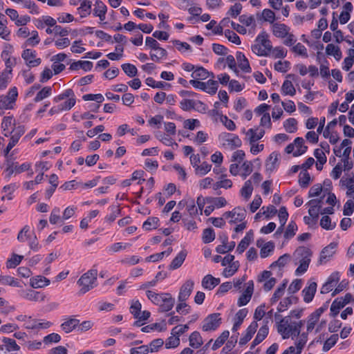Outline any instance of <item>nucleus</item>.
<instances>
[{"instance_id":"f257e3e1","label":"nucleus","mask_w":354,"mask_h":354,"mask_svg":"<svg viewBox=\"0 0 354 354\" xmlns=\"http://www.w3.org/2000/svg\"><path fill=\"white\" fill-rule=\"evenodd\" d=\"M294 255L297 256L299 259V265L295 270V274L299 276L305 273L310 263V258L313 255L311 250L306 247H299L295 252Z\"/></svg>"},{"instance_id":"f03ea898","label":"nucleus","mask_w":354,"mask_h":354,"mask_svg":"<svg viewBox=\"0 0 354 354\" xmlns=\"http://www.w3.org/2000/svg\"><path fill=\"white\" fill-rule=\"evenodd\" d=\"M97 276V270L93 268L92 269L83 274L77 281V284L81 286L80 292L85 294L95 286H96V281Z\"/></svg>"},{"instance_id":"7ed1b4c3","label":"nucleus","mask_w":354,"mask_h":354,"mask_svg":"<svg viewBox=\"0 0 354 354\" xmlns=\"http://www.w3.org/2000/svg\"><path fill=\"white\" fill-rule=\"evenodd\" d=\"M18 97V90L16 86L10 88L6 95H0V115L4 113V110L13 109Z\"/></svg>"},{"instance_id":"20e7f679","label":"nucleus","mask_w":354,"mask_h":354,"mask_svg":"<svg viewBox=\"0 0 354 354\" xmlns=\"http://www.w3.org/2000/svg\"><path fill=\"white\" fill-rule=\"evenodd\" d=\"M218 140L224 147H227L231 150L240 147L242 145V141L239 137L233 133L223 132L218 136Z\"/></svg>"},{"instance_id":"39448f33","label":"nucleus","mask_w":354,"mask_h":354,"mask_svg":"<svg viewBox=\"0 0 354 354\" xmlns=\"http://www.w3.org/2000/svg\"><path fill=\"white\" fill-rule=\"evenodd\" d=\"M221 324L220 313H212L209 315L203 322L202 329L203 331L216 330Z\"/></svg>"},{"instance_id":"423d86ee","label":"nucleus","mask_w":354,"mask_h":354,"mask_svg":"<svg viewBox=\"0 0 354 354\" xmlns=\"http://www.w3.org/2000/svg\"><path fill=\"white\" fill-rule=\"evenodd\" d=\"M21 57L24 59L26 65L30 67H35L39 66L41 59L36 58V51L31 49H26L22 52Z\"/></svg>"},{"instance_id":"0eeeda50","label":"nucleus","mask_w":354,"mask_h":354,"mask_svg":"<svg viewBox=\"0 0 354 354\" xmlns=\"http://www.w3.org/2000/svg\"><path fill=\"white\" fill-rule=\"evenodd\" d=\"M194 282L192 279L187 280L180 287L178 296V301H186L194 289Z\"/></svg>"},{"instance_id":"6e6552de","label":"nucleus","mask_w":354,"mask_h":354,"mask_svg":"<svg viewBox=\"0 0 354 354\" xmlns=\"http://www.w3.org/2000/svg\"><path fill=\"white\" fill-rule=\"evenodd\" d=\"M340 279V274L339 272H333L327 279L325 283L322 286L320 292L321 294H326L330 292L333 288L337 285Z\"/></svg>"},{"instance_id":"1a4fd4ad","label":"nucleus","mask_w":354,"mask_h":354,"mask_svg":"<svg viewBox=\"0 0 354 354\" xmlns=\"http://www.w3.org/2000/svg\"><path fill=\"white\" fill-rule=\"evenodd\" d=\"M254 290V283L252 281H249L247 283V288L244 292L239 297L237 304L239 306H245L252 297Z\"/></svg>"},{"instance_id":"9d476101","label":"nucleus","mask_w":354,"mask_h":354,"mask_svg":"<svg viewBox=\"0 0 354 354\" xmlns=\"http://www.w3.org/2000/svg\"><path fill=\"white\" fill-rule=\"evenodd\" d=\"M336 246V243H331L322 250L318 261L319 265L326 263L333 257L335 252Z\"/></svg>"},{"instance_id":"9b49d317","label":"nucleus","mask_w":354,"mask_h":354,"mask_svg":"<svg viewBox=\"0 0 354 354\" xmlns=\"http://www.w3.org/2000/svg\"><path fill=\"white\" fill-rule=\"evenodd\" d=\"M162 301H160L159 311L161 313L169 312L174 306L175 299L170 293L165 292L163 295Z\"/></svg>"},{"instance_id":"f8f14e48","label":"nucleus","mask_w":354,"mask_h":354,"mask_svg":"<svg viewBox=\"0 0 354 354\" xmlns=\"http://www.w3.org/2000/svg\"><path fill=\"white\" fill-rule=\"evenodd\" d=\"M290 322V316L285 317L277 322V331L279 334L281 335L282 338L284 339L289 338L288 330H289L291 326Z\"/></svg>"},{"instance_id":"ddd939ff","label":"nucleus","mask_w":354,"mask_h":354,"mask_svg":"<svg viewBox=\"0 0 354 354\" xmlns=\"http://www.w3.org/2000/svg\"><path fill=\"white\" fill-rule=\"evenodd\" d=\"M257 328V322L253 321L247 328L245 334L239 339V344L241 346L246 344L251 339L253 335L256 333Z\"/></svg>"},{"instance_id":"4468645a","label":"nucleus","mask_w":354,"mask_h":354,"mask_svg":"<svg viewBox=\"0 0 354 354\" xmlns=\"http://www.w3.org/2000/svg\"><path fill=\"white\" fill-rule=\"evenodd\" d=\"M290 31V28L280 23H275L272 25V33L278 38H285Z\"/></svg>"},{"instance_id":"2eb2a0df","label":"nucleus","mask_w":354,"mask_h":354,"mask_svg":"<svg viewBox=\"0 0 354 354\" xmlns=\"http://www.w3.org/2000/svg\"><path fill=\"white\" fill-rule=\"evenodd\" d=\"M317 283L313 281L310 283L309 285L305 287L302 290L304 301L306 303H309L313 300L317 290Z\"/></svg>"},{"instance_id":"dca6fc26","label":"nucleus","mask_w":354,"mask_h":354,"mask_svg":"<svg viewBox=\"0 0 354 354\" xmlns=\"http://www.w3.org/2000/svg\"><path fill=\"white\" fill-rule=\"evenodd\" d=\"M254 239V233L252 230H249L245 236L243 237V239H241L240 243H239L236 252L239 254H242L245 250L249 246L250 243L253 241Z\"/></svg>"},{"instance_id":"f3484780","label":"nucleus","mask_w":354,"mask_h":354,"mask_svg":"<svg viewBox=\"0 0 354 354\" xmlns=\"http://www.w3.org/2000/svg\"><path fill=\"white\" fill-rule=\"evenodd\" d=\"M220 281L219 278L214 277L212 274H207L203 278L201 285L203 288L211 290L218 286Z\"/></svg>"},{"instance_id":"a211bd4d","label":"nucleus","mask_w":354,"mask_h":354,"mask_svg":"<svg viewBox=\"0 0 354 354\" xmlns=\"http://www.w3.org/2000/svg\"><path fill=\"white\" fill-rule=\"evenodd\" d=\"M256 41L270 55L272 50L271 41L268 39V35L265 32H261L256 38Z\"/></svg>"},{"instance_id":"6ab92c4d","label":"nucleus","mask_w":354,"mask_h":354,"mask_svg":"<svg viewBox=\"0 0 354 354\" xmlns=\"http://www.w3.org/2000/svg\"><path fill=\"white\" fill-rule=\"evenodd\" d=\"M236 58L239 64V67L241 71L245 73H250L252 71L249 62L243 53L238 51L236 53Z\"/></svg>"},{"instance_id":"aec40b11","label":"nucleus","mask_w":354,"mask_h":354,"mask_svg":"<svg viewBox=\"0 0 354 354\" xmlns=\"http://www.w3.org/2000/svg\"><path fill=\"white\" fill-rule=\"evenodd\" d=\"M30 286L34 288H41L50 284V280L41 275H37L30 280Z\"/></svg>"},{"instance_id":"412c9836","label":"nucleus","mask_w":354,"mask_h":354,"mask_svg":"<svg viewBox=\"0 0 354 354\" xmlns=\"http://www.w3.org/2000/svg\"><path fill=\"white\" fill-rule=\"evenodd\" d=\"M248 311L246 308L240 309L235 315L234 323L232 326V331L235 332L239 330L242 324L245 317L247 316Z\"/></svg>"},{"instance_id":"4be33fe9","label":"nucleus","mask_w":354,"mask_h":354,"mask_svg":"<svg viewBox=\"0 0 354 354\" xmlns=\"http://www.w3.org/2000/svg\"><path fill=\"white\" fill-rule=\"evenodd\" d=\"M106 10V6L102 1L97 0L95 1L93 10V15L95 17H98L101 21H104L105 19Z\"/></svg>"},{"instance_id":"5701e85b","label":"nucleus","mask_w":354,"mask_h":354,"mask_svg":"<svg viewBox=\"0 0 354 354\" xmlns=\"http://www.w3.org/2000/svg\"><path fill=\"white\" fill-rule=\"evenodd\" d=\"M279 154L275 151L272 152L268 158L266 162V168L267 171H272L278 166Z\"/></svg>"},{"instance_id":"b1692460","label":"nucleus","mask_w":354,"mask_h":354,"mask_svg":"<svg viewBox=\"0 0 354 354\" xmlns=\"http://www.w3.org/2000/svg\"><path fill=\"white\" fill-rule=\"evenodd\" d=\"M93 68V62L90 61H77L73 62L69 69L71 71H77L80 68L83 69L84 71H90Z\"/></svg>"},{"instance_id":"393cba45","label":"nucleus","mask_w":354,"mask_h":354,"mask_svg":"<svg viewBox=\"0 0 354 354\" xmlns=\"http://www.w3.org/2000/svg\"><path fill=\"white\" fill-rule=\"evenodd\" d=\"M187 254V252L185 250H181L172 260L171 264L169 265V269L176 270L180 268L185 260Z\"/></svg>"},{"instance_id":"a878e982","label":"nucleus","mask_w":354,"mask_h":354,"mask_svg":"<svg viewBox=\"0 0 354 354\" xmlns=\"http://www.w3.org/2000/svg\"><path fill=\"white\" fill-rule=\"evenodd\" d=\"M79 324V319L69 317L61 324V328L65 333H68L73 330Z\"/></svg>"},{"instance_id":"bb28decb","label":"nucleus","mask_w":354,"mask_h":354,"mask_svg":"<svg viewBox=\"0 0 354 354\" xmlns=\"http://www.w3.org/2000/svg\"><path fill=\"white\" fill-rule=\"evenodd\" d=\"M212 76L214 77V74L212 73H209L207 71L205 68L203 67H196L195 68V70L192 73L191 76L194 79H198V80H206L208 77Z\"/></svg>"},{"instance_id":"cd10ccee","label":"nucleus","mask_w":354,"mask_h":354,"mask_svg":"<svg viewBox=\"0 0 354 354\" xmlns=\"http://www.w3.org/2000/svg\"><path fill=\"white\" fill-rule=\"evenodd\" d=\"M246 211L244 208L236 207L233 209V218L230 221V223L241 222L245 219Z\"/></svg>"},{"instance_id":"c85d7f7f","label":"nucleus","mask_w":354,"mask_h":354,"mask_svg":"<svg viewBox=\"0 0 354 354\" xmlns=\"http://www.w3.org/2000/svg\"><path fill=\"white\" fill-rule=\"evenodd\" d=\"M297 147V150L293 152V156L297 157L304 154L308 149V147L304 145V140L301 137H297L294 140V146Z\"/></svg>"},{"instance_id":"c756f323","label":"nucleus","mask_w":354,"mask_h":354,"mask_svg":"<svg viewBox=\"0 0 354 354\" xmlns=\"http://www.w3.org/2000/svg\"><path fill=\"white\" fill-rule=\"evenodd\" d=\"M22 297L30 301H43L44 299V296L41 292L33 290H28L23 292Z\"/></svg>"},{"instance_id":"7c9ffc66","label":"nucleus","mask_w":354,"mask_h":354,"mask_svg":"<svg viewBox=\"0 0 354 354\" xmlns=\"http://www.w3.org/2000/svg\"><path fill=\"white\" fill-rule=\"evenodd\" d=\"M326 53L328 55H333L336 60L339 61L342 56V51L339 46L329 44L326 48Z\"/></svg>"},{"instance_id":"2f4dec72","label":"nucleus","mask_w":354,"mask_h":354,"mask_svg":"<svg viewBox=\"0 0 354 354\" xmlns=\"http://www.w3.org/2000/svg\"><path fill=\"white\" fill-rule=\"evenodd\" d=\"M189 341V345L195 348H199L203 344L202 337L198 331H194L191 333Z\"/></svg>"},{"instance_id":"473e14b6","label":"nucleus","mask_w":354,"mask_h":354,"mask_svg":"<svg viewBox=\"0 0 354 354\" xmlns=\"http://www.w3.org/2000/svg\"><path fill=\"white\" fill-rule=\"evenodd\" d=\"M49 221L51 224H62L64 223V220L62 217L60 216V209L57 207H55L50 214Z\"/></svg>"},{"instance_id":"72a5a7b5","label":"nucleus","mask_w":354,"mask_h":354,"mask_svg":"<svg viewBox=\"0 0 354 354\" xmlns=\"http://www.w3.org/2000/svg\"><path fill=\"white\" fill-rule=\"evenodd\" d=\"M165 292L156 293L151 290H147L146 295L147 298L155 305L158 306L162 301L163 295Z\"/></svg>"},{"instance_id":"f704fd0d","label":"nucleus","mask_w":354,"mask_h":354,"mask_svg":"<svg viewBox=\"0 0 354 354\" xmlns=\"http://www.w3.org/2000/svg\"><path fill=\"white\" fill-rule=\"evenodd\" d=\"M2 342L6 346V349L8 351H17L20 349L19 346L17 344L16 341L13 339L3 337Z\"/></svg>"},{"instance_id":"c9c22d12","label":"nucleus","mask_w":354,"mask_h":354,"mask_svg":"<svg viewBox=\"0 0 354 354\" xmlns=\"http://www.w3.org/2000/svg\"><path fill=\"white\" fill-rule=\"evenodd\" d=\"M281 91L283 95H289L290 96H293L296 93V90L290 80H285L281 86Z\"/></svg>"},{"instance_id":"e433bc0d","label":"nucleus","mask_w":354,"mask_h":354,"mask_svg":"<svg viewBox=\"0 0 354 354\" xmlns=\"http://www.w3.org/2000/svg\"><path fill=\"white\" fill-rule=\"evenodd\" d=\"M92 2L88 0H83L81 1L78 10L80 12L81 17H85L90 15Z\"/></svg>"},{"instance_id":"4c0bfd02","label":"nucleus","mask_w":354,"mask_h":354,"mask_svg":"<svg viewBox=\"0 0 354 354\" xmlns=\"http://www.w3.org/2000/svg\"><path fill=\"white\" fill-rule=\"evenodd\" d=\"M160 220L158 217H149L143 223L142 227L147 231L156 229Z\"/></svg>"},{"instance_id":"58836bf2","label":"nucleus","mask_w":354,"mask_h":354,"mask_svg":"<svg viewBox=\"0 0 354 354\" xmlns=\"http://www.w3.org/2000/svg\"><path fill=\"white\" fill-rule=\"evenodd\" d=\"M230 333L228 330H224L220 336L215 340L214 343L212 346L213 351L217 350L220 348L229 337Z\"/></svg>"},{"instance_id":"ea45409f","label":"nucleus","mask_w":354,"mask_h":354,"mask_svg":"<svg viewBox=\"0 0 354 354\" xmlns=\"http://www.w3.org/2000/svg\"><path fill=\"white\" fill-rule=\"evenodd\" d=\"M297 121L295 118H290L283 122V127L288 133H295L297 130Z\"/></svg>"},{"instance_id":"a19ab883","label":"nucleus","mask_w":354,"mask_h":354,"mask_svg":"<svg viewBox=\"0 0 354 354\" xmlns=\"http://www.w3.org/2000/svg\"><path fill=\"white\" fill-rule=\"evenodd\" d=\"M121 68L122 71L124 72V73L130 77H135L138 73L137 68L136 67L135 65L132 64H122Z\"/></svg>"},{"instance_id":"79ce46f5","label":"nucleus","mask_w":354,"mask_h":354,"mask_svg":"<svg viewBox=\"0 0 354 354\" xmlns=\"http://www.w3.org/2000/svg\"><path fill=\"white\" fill-rule=\"evenodd\" d=\"M274 243L272 241H268L261 248V250H260L261 257V258L268 257L274 251Z\"/></svg>"},{"instance_id":"37998d69","label":"nucleus","mask_w":354,"mask_h":354,"mask_svg":"<svg viewBox=\"0 0 354 354\" xmlns=\"http://www.w3.org/2000/svg\"><path fill=\"white\" fill-rule=\"evenodd\" d=\"M51 93H52L51 86H45L37 93V95L34 98V101L35 102H40L42 100L49 97L51 95Z\"/></svg>"},{"instance_id":"c03bdc74","label":"nucleus","mask_w":354,"mask_h":354,"mask_svg":"<svg viewBox=\"0 0 354 354\" xmlns=\"http://www.w3.org/2000/svg\"><path fill=\"white\" fill-rule=\"evenodd\" d=\"M253 191V187L252 185V180L250 179L246 180L241 189V194L245 198H249Z\"/></svg>"},{"instance_id":"a18cd8bd","label":"nucleus","mask_w":354,"mask_h":354,"mask_svg":"<svg viewBox=\"0 0 354 354\" xmlns=\"http://www.w3.org/2000/svg\"><path fill=\"white\" fill-rule=\"evenodd\" d=\"M320 226L326 230H332L335 226V223L331 222V218L328 215H324L321 218L320 220Z\"/></svg>"},{"instance_id":"49530a36","label":"nucleus","mask_w":354,"mask_h":354,"mask_svg":"<svg viewBox=\"0 0 354 354\" xmlns=\"http://www.w3.org/2000/svg\"><path fill=\"white\" fill-rule=\"evenodd\" d=\"M344 306H345L343 305L342 302L339 299V298L335 299L330 306V315L333 317H336L339 314V310Z\"/></svg>"},{"instance_id":"de8ad7c7","label":"nucleus","mask_w":354,"mask_h":354,"mask_svg":"<svg viewBox=\"0 0 354 354\" xmlns=\"http://www.w3.org/2000/svg\"><path fill=\"white\" fill-rule=\"evenodd\" d=\"M297 230V225L296 223L293 221H291L288 223L287 228L284 232L285 239H290L292 238L295 235Z\"/></svg>"},{"instance_id":"09e8293b","label":"nucleus","mask_w":354,"mask_h":354,"mask_svg":"<svg viewBox=\"0 0 354 354\" xmlns=\"http://www.w3.org/2000/svg\"><path fill=\"white\" fill-rule=\"evenodd\" d=\"M109 209L111 213L105 217V221L109 223H112L120 214L121 210L119 206L117 205H111Z\"/></svg>"},{"instance_id":"8fccbe9b","label":"nucleus","mask_w":354,"mask_h":354,"mask_svg":"<svg viewBox=\"0 0 354 354\" xmlns=\"http://www.w3.org/2000/svg\"><path fill=\"white\" fill-rule=\"evenodd\" d=\"M206 84H205V89L204 91L212 95H214L218 90V82L213 80H209L207 82H206Z\"/></svg>"},{"instance_id":"3c124183","label":"nucleus","mask_w":354,"mask_h":354,"mask_svg":"<svg viewBox=\"0 0 354 354\" xmlns=\"http://www.w3.org/2000/svg\"><path fill=\"white\" fill-rule=\"evenodd\" d=\"M23 258L24 257L21 255L13 254L12 257L7 260L6 267L8 268H14L17 267L21 263Z\"/></svg>"},{"instance_id":"603ef678","label":"nucleus","mask_w":354,"mask_h":354,"mask_svg":"<svg viewBox=\"0 0 354 354\" xmlns=\"http://www.w3.org/2000/svg\"><path fill=\"white\" fill-rule=\"evenodd\" d=\"M338 340V335L333 334L329 338H328L324 343V346L322 348L323 351L327 352L335 344L337 343Z\"/></svg>"},{"instance_id":"864d4df0","label":"nucleus","mask_w":354,"mask_h":354,"mask_svg":"<svg viewBox=\"0 0 354 354\" xmlns=\"http://www.w3.org/2000/svg\"><path fill=\"white\" fill-rule=\"evenodd\" d=\"M202 239L205 243L212 242L215 239L214 230L211 227L205 229L203 232Z\"/></svg>"},{"instance_id":"5fc2aeb1","label":"nucleus","mask_w":354,"mask_h":354,"mask_svg":"<svg viewBox=\"0 0 354 354\" xmlns=\"http://www.w3.org/2000/svg\"><path fill=\"white\" fill-rule=\"evenodd\" d=\"M247 134L250 135V143H253L260 140L263 136V135L265 134V131L261 129L259 132H257L256 130H254L253 129H250L248 131Z\"/></svg>"},{"instance_id":"6e6d98bb","label":"nucleus","mask_w":354,"mask_h":354,"mask_svg":"<svg viewBox=\"0 0 354 354\" xmlns=\"http://www.w3.org/2000/svg\"><path fill=\"white\" fill-rule=\"evenodd\" d=\"M239 261H235L228 266L227 268H225L223 272V274L225 277H232L239 269Z\"/></svg>"},{"instance_id":"4d7b16f0","label":"nucleus","mask_w":354,"mask_h":354,"mask_svg":"<svg viewBox=\"0 0 354 354\" xmlns=\"http://www.w3.org/2000/svg\"><path fill=\"white\" fill-rule=\"evenodd\" d=\"M299 184L302 188H306L310 181V176L308 172L301 171L299 176Z\"/></svg>"},{"instance_id":"13d9d810","label":"nucleus","mask_w":354,"mask_h":354,"mask_svg":"<svg viewBox=\"0 0 354 354\" xmlns=\"http://www.w3.org/2000/svg\"><path fill=\"white\" fill-rule=\"evenodd\" d=\"M207 203L213 204V207L216 208H220L224 207L227 204V201L223 197L218 198H206Z\"/></svg>"},{"instance_id":"bf43d9fd","label":"nucleus","mask_w":354,"mask_h":354,"mask_svg":"<svg viewBox=\"0 0 354 354\" xmlns=\"http://www.w3.org/2000/svg\"><path fill=\"white\" fill-rule=\"evenodd\" d=\"M141 308L142 304L138 300H132L130 306V313L133 315L135 319L138 317L139 314H140Z\"/></svg>"},{"instance_id":"052dcab7","label":"nucleus","mask_w":354,"mask_h":354,"mask_svg":"<svg viewBox=\"0 0 354 354\" xmlns=\"http://www.w3.org/2000/svg\"><path fill=\"white\" fill-rule=\"evenodd\" d=\"M278 216L281 224L279 230H281L283 228L288 218V213L286 207L283 206L280 207Z\"/></svg>"},{"instance_id":"680f3d73","label":"nucleus","mask_w":354,"mask_h":354,"mask_svg":"<svg viewBox=\"0 0 354 354\" xmlns=\"http://www.w3.org/2000/svg\"><path fill=\"white\" fill-rule=\"evenodd\" d=\"M224 34L225 37H227V39L232 43H234L236 45H239L241 44L240 37L234 31L230 29H227L224 31Z\"/></svg>"},{"instance_id":"e2e57ef3","label":"nucleus","mask_w":354,"mask_h":354,"mask_svg":"<svg viewBox=\"0 0 354 354\" xmlns=\"http://www.w3.org/2000/svg\"><path fill=\"white\" fill-rule=\"evenodd\" d=\"M156 137L166 146H172L174 144L177 145L171 138L162 132H158L156 134Z\"/></svg>"},{"instance_id":"0e129e2a","label":"nucleus","mask_w":354,"mask_h":354,"mask_svg":"<svg viewBox=\"0 0 354 354\" xmlns=\"http://www.w3.org/2000/svg\"><path fill=\"white\" fill-rule=\"evenodd\" d=\"M5 61L6 68L3 71V73L12 76V67L17 64V58H8Z\"/></svg>"},{"instance_id":"69168bd1","label":"nucleus","mask_w":354,"mask_h":354,"mask_svg":"<svg viewBox=\"0 0 354 354\" xmlns=\"http://www.w3.org/2000/svg\"><path fill=\"white\" fill-rule=\"evenodd\" d=\"M274 70L281 73L287 72L290 68V63L288 61H278L274 64Z\"/></svg>"},{"instance_id":"338daca9","label":"nucleus","mask_w":354,"mask_h":354,"mask_svg":"<svg viewBox=\"0 0 354 354\" xmlns=\"http://www.w3.org/2000/svg\"><path fill=\"white\" fill-rule=\"evenodd\" d=\"M270 54L274 58H284L287 55V51L281 46L272 48Z\"/></svg>"},{"instance_id":"774afa93","label":"nucleus","mask_w":354,"mask_h":354,"mask_svg":"<svg viewBox=\"0 0 354 354\" xmlns=\"http://www.w3.org/2000/svg\"><path fill=\"white\" fill-rule=\"evenodd\" d=\"M212 168V165L206 162H203L201 165L197 166L195 172L196 174L200 176H204L207 174Z\"/></svg>"}]
</instances>
